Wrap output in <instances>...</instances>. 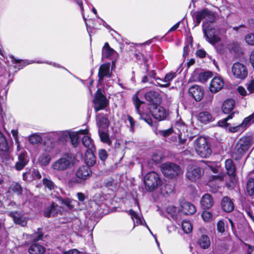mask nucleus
I'll return each mask as SVG.
<instances>
[{
  "label": "nucleus",
  "mask_w": 254,
  "mask_h": 254,
  "mask_svg": "<svg viewBox=\"0 0 254 254\" xmlns=\"http://www.w3.org/2000/svg\"><path fill=\"white\" fill-rule=\"evenodd\" d=\"M196 152L201 157H208L211 154V150L207 139L204 137H198L194 142Z\"/></svg>",
  "instance_id": "nucleus-1"
},
{
  "label": "nucleus",
  "mask_w": 254,
  "mask_h": 254,
  "mask_svg": "<svg viewBox=\"0 0 254 254\" xmlns=\"http://www.w3.org/2000/svg\"><path fill=\"white\" fill-rule=\"evenodd\" d=\"M74 157L71 154H65L52 164V168L58 171H65L73 164Z\"/></svg>",
  "instance_id": "nucleus-2"
},
{
  "label": "nucleus",
  "mask_w": 254,
  "mask_h": 254,
  "mask_svg": "<svg viewBox=\"0 0 254 254\" xmlns=\"http://www.w3.org/2000/svg\"><path fill=\"white\" fill-rule=\"evenodd\" d=\"M145 189L152 191L158 188L162 184L161 179L158 174L154 172L147 173L144 178Z\"/></svg>",
  "instance_id": "nucleus-3"
},
{
  "label": "nucleus",
  "mask_w": 254,
  "mask_h": 254,
  "mask_svg": "<svg viewBox=\"0 0 254 254\" xmlns=\"http://www.w3.org/2000/svg\"><path fill=\"white\" fill-rule=\"evenodd\" d=\"M225 168L229 177V181L226 182V186L230 189H233L237 183L236 168L232 160L227 159L225 161Z\"/></svg>",
  "instance_id": "nucleus-4"
},
{
  "label": "nucleus",
  "mask_w": 254,
  "mask_h": 254,
  "mask_svg": "<svg viewBox=\"0 0 254 254\" xmlns=\"http://www.w3.org/2000/svg\"><path fill=\"white\" fill-rule=\"evenodd\" d=\"M204 175V170L200 167L194 165H189L186 169V178L191 182L200 180Z\"/></svg>",
  "instance_id": "nucleus-5"
},
{
  "label": "nucleus",
  "mask_w": 254,
  "mask_h": 254,
  "mask_svg": "<svg viewBox=\"0 0 254 254\" xmlns=\"http://www.w3.org/2000/svg\"><path fill=\"white\" fill-rule=\"evenodd\" d=\"M92 172L88 166L83 165L79 167L75 173V178L69 181V184H79L88 179L91 176Z\"/></svg>",
  "instance_id": "nucleus-6"
},
{
  "label": "nucleus",
  "mask_w": 254,
  "mask_h": 254,
  "mask_svg": "<svg viewBox=\"0 0 254 254\" xmlns=\"http://www.w3.org/2000/svg\"><path fill=\"white\" fill-rule=\"evenodd\" d=\"M161 168L163 174L170 178H176L182 173L179 165L171 162L162 164Z\"/></svg>",
  "instance_id": "nucleus-7"
},
{
  "label": "nucleus",
  "mask_w": 254,
  "mask_h": 254,
  "mask_svg": "<svg viewBox=\"0 0 254 254\" xmlns=\"http://www.w3.org/2000/svg\"><path fill=\"white\" fill-rule=\"evenodd\" d=\"M94 107L96 112L104 109L109 105V102L106 97L98 89L95 94L93 100Z\"/></svg>",
  "instance_id": "nucleus-8"
},
{
  "label": "nucleus",
  "mask_w": 254,
  "mask_h": 254,
  "mask_svg": "<svg viewBox=\"0 0 254 254\" xmlns=\"http://www.w3.org/2000/svg\"><path fill=\"white\" fill-rule=\"evenodd\" d=\"M203 31L204 36L211 44H215L220 41V38L214 34L213 29L209 27L207 22L203 23Z\"/></svg>",
  "instance_id": "nucleus-9"
},
{
  "label": "nucleus",
  "mask_w": 254,
  "mask_h": 254,
  "mask_svg": "<svg viewBox=\"0 0 254 254\" xmlns=\"http://www.w3.org/2000/svg\"><path fill=\"white\" fill-rule=\"evenodd\" d=\"M150 112L154 119L161 121L166 117V113L165 109L159 105L150 107Z\"/></svg>",
  "instance_id": "nucleus-10"
},
{
  "label": "nucleus",
  "mask_w": 254,
  "mask_h": 254,
  "mask_svg": "<svg viewBox=\"0 0 254 254\" xmlns=\"http://www.w3.org/2000/svg\"><path fill=\"white\" fill-rule=\"evenodd\" d=\"M145 99L150 102V107L160 105L161 98L159 94L154 91H149L146 93Z\"/></svg>",
  "instance_id": "nucleus-11"
},
{
  "label": "nucleus",
  "mask_w": 254,
  "mask_h": 254,
  "mask_svg": "<svg viewBox=\"0 0 254 254\" xmlns=\"http://www.w3.org/2000/svg\"><path fill=\"white\" fill-rule=\"evenodd\" d=\"M189 94L196 101H200L202 99L204 95V91L199 86L194 85L190 87L189 91Z\"/></svg>",
  "instance_id": "nucleus-12"
},
{
  "label": "nucleus",
  "mask_w": 254,
  "mask_h": 254,
  "mask_svg": "<svg viewBox=\"0 0 254 254\" xmlns=\"http://www.w3.org/2000/svg\"><path fill=\"white\" fill-rule=\"evenodd\" d=\"M110 64H104L100 65L98 77L99 81L101 82L105 77H110L112 75V73L110 71Z\"/></svg>",
  "instance_id": "nucleus-13"
},
{
  "label": "nucleus",
  "mask_w": 254,
  "mask_h": 254,
  "mask_svg": "<svg viewBox=\"0 0 254 254\" xmlns=\"http://www.w3.org/2000/svg\"><path fill=\"white\" fill-rule=\"evenodd\" d=\"M61 212L60 207L55 202H52L44 211V215L48 218L50 217L51 216L55 217L59 213H61Z\"/></svg>",
  "instance_id": "nucleus-14"
},
{
  "label": "nucleus",
  "mask_w": 254,
  "mask_h": 254,
  "mask_svg": "<svg viewBox=\"0 0 254 254\" xmlns=\"http://www.w3.org/2000/svg\"><path fill=\"white\" fill-rule=\"evenodd\" d=\"M29 159L26 152L20 153L18 156V161L15 165V168L18 171L21 170L27 164Z\"/></svg>",
  "instance_id": "nucleus-15"
},
{
  "label": "nucleus",
  "mask_w": 254,
  "mask_h": 254,
  "mask_svg": "<svg viewBox=\"0 0 254 254\" xmlns=\"http://www.w3.org/2000/svg\"><path fill=\"white\" fill-rule=\"evenodd\" d=\"M133 102L134 103V105L135 107V109L136 110L137 113L140 115V118L141 119H142L144 120L148 125L150 126L152 125V120L151 118H144L143 116L141 114L139 110L140 106L143 103V102L141 101L136 94L134 95L132 97Z\"/></svg>",
  "instance_id": "nucleus-16"
},
{
  "label": "nucleus",
  "mask_w": 254,
  "mask_h": 254,
  "mask_svg": "<svg viewBox=\"0 0 254 254\" xmlns=\"http://www.w3.org/2000/svg\"><path fill=\"white\" fill-rule=\"evenodd\" d=\"M224 86L223 80L218 77H215L211 80L209 89L211 92L216 93L221 90Z\"/></svg>",
  "instance_id": "nucleus-17"
},
{
  "label": "nucleus",
  "mask_w": 254,
  "mask_h": 254,
  "mask_svg": "<svg viewBox=\"0 0 254 254\" xmlns=\"http://www.w3.org/2000/svg\"><path fill=\"white\" fill-rule=\"evenodd\" d=\"M181 207V211L185 215H192L196 212L194 205L189 202H182Z\"/></svg>",
  "instance_id": "nucleus-18"
},
{
  "label": "nucleus",
  "mask_w": 254,
  "mask_h": 254,
  "mask_svg": "<svg viewBox=\"0 0 254 254\" xmlns=\"http://www.w3.org/2000/svg\"><path fill=\"white\" fill-rule=\"evenodd\" d=\"M214 201L212 196L209 193L204 194L200 200V205L203 209L211 208L213 205Z\"/></svg>",
  "instance_id": "nucleus-19"
},
{
  "label": "nucleus",
  "mask_w": 254,
  "mask_h": 254,
  "mask_svg": "<svg viewBox=\"0 0 254 254\" xmlns=\"http://www.w3.org/2000/svg\"><path fill=\"white\" fill-rule=\"evenodd\" d=\"M252 144V139L250 136L243 137L239 140V150L241 149L243 152H245L248 150Z\"/></svg>",
  "instance_id": "nucleus-20"
},
{
  "label": "nucleus",
  "mask_w": 254,
  "mask_h": 254,
  "mask_svg": "<svg viewBox=\"0 0 254 254\" xmlns=\"http://www.w3.org/2000/svg\"><path fill=\"white\" fill-rule=\"evenodd\" d=\"M9 215L12 217L13 220L15 223L20 225L23 227L26 225L27 220L26 218L20 213L17 211L10 212H9Z\"/></svg>",
  "instance_id": "nucleus-21"
},
{
  "label": "nucleus",
  "mask_w": 254,
  "mask_h": 254,
  "mask_svg": "<svg viewBox=\"0 0 254 254\" xmlns=\"http://www.w3.org/2000/svg\"><path fill=\"white\" fill-rule=\"evenodd\" d=\"M221 207L223 210L226 212H231L234 208L233 202L227 196L223 197L221 201Z\"/></svg>",
  "instance_id": "nucleus-22"
},
{
  "label": "nucleus",
  "mask_w": 254,
  "mask_h": 254,
  "mask_svg": "<svg viewBox=\"0 0 254 254\" xmlns=\"http://www.w3.org/2000/svg\"><path fill=\"white\" fill-rule=\"evenodd\" d=\"M191 16H218L216 11L204 8L197 11H191Z\"/></svg>",
  "instance_id": "nucleus-23"
},
{
  "label": "nucleus",
  "mask_w": 254,
  "mask_h": 254,
  "mask_svg": "<svg viewBox=\"0 0 254 254\" xmlns=\"http://www.w3.org/2000/svg\"><path fill=\"white\" fill-rule=\"evenodd\" d=\"M86 166H92L96 163V157L92 150H87L85 154Z\"/></svg>",
  "instance_id": "nucleus-24"
},
{
  "label": "nucleus",
  "mask_w": 254,
  "mask_h": 254,
  "mask_svg": "<svg viewBox=\"0 0 254 254\" xmlns=\"http://www.w3.org/2000/svg\"><path fill=\"white\" fill-rule=\"evenodd\" d=\"M198 119L203 124H206L214 120L211 114L207 111H203L199 113Z\"/></svg>",
  "instance_id": "nucleus-25"
},
{
  "label": "nucleus",
  "mask_w": 254,
  "mask_h": 254,
  "mask_svg": "<svg viewBox=\"0 0 254 254\" xmlns=\"http://www.w3.org/2000/svg\"><path fill=\"white\" fill-rule=\"evenodd\" d=\"M234 106L235 101L232 99H228L222 104V110L225 114H228L233 109Z\"/></svg>",
  "instance_id": "nucleus-26"
},
{
  "label": "nucleus",
  "mask_w": 254,
  "mask_h": 254,
  "mask_svg": "<svg viewBox=\"0 0 254 254\" xmlns=\"http://www.w3.org/2000/svg\"><path fill=\"white\" fill-rule=\"evenodd\" d=\"M31 254H43L45 252V248L38 244H32L29 249Z\"/></svg>",
  "instance_id": "nucleus-27"
},
{
  "label": "nucleus",
  "mask_w": 254,
  "mask_h": 254,
  "mask_svg": "<svg viewBox=\"0 0 254 254\" xmlns=\"http://www.w3.org/2000/svg\"><path fill=\"white\" fill-rule=\"evenodd\" d=\"M176 74L174 72L167 73L165 75L163 80L160 78L158 79L160 81H164L166 83L161 84L160 82H158V84L160 87H168L170 85V81L176 76Z\"/></svg>",
  "instance_id": "nucleus-28"
},
{
  "label": "nucleus",
  "mask_w": 254,
  "mask_h": 254,
  "mask_svg": "<svg viewBox=\"0 0 254 254\" xmlns=\"http://www.w3.org/2000/svg\"><path fill=\"white\" fill-rule=\"evenodd\" d=\"M197 243L200 247L203 249H208L210 246V241L206 235H202L198 240Z\"/></svg>",
  "instance_id": "nucleus-29"
},
{
  "label": "nucleus",
  "mask_w": 254,
  "mask_h": 254,
  "mask_svg": "<svg viewBox=\"0 0 254 254\" xmlns=\"http://www.w3.org/2000/svg\"><path fill=\"white\" fill-rule=\"evenodd\" d=\"M10 147L8 144L5 137H1L0 138V155L8 153Z\"/></svg>",
  "instance_id": "nucleus-30"
},
{
  "label": "nucleus",
  "mask_w": 254,
  "mask_h": 254,
  "mask_svg": "<svg viewBox=\"0 0 254 254\" xmlns=\"http://www.w3.org/2000/svg\"><path fill=\"white\" fill-rule=\"evenodd\" d=\"M99 120L97 123L98 127L100 130L104 129L108 127L110 125V122L107 117L98 115Z\"/></svg>",
  "instance_id": "nucleus-31"
},
{
  "label": "nucleus",
  "mask_w": 254,
  "mask_h": 254,
  "mask_svg": "<svg viewBox=\"0 0 254 254\" xmlns=\"http://www.w3.org/2000/svg\"><path fill=\"white\" fill-rule=\"evenodd\" d=\"M115 52V50L111 48L108 43H106L102 49V58H109Z\"/></svg>",
  "instance_id": "nucleus-32"
},
{
  "label": "nucleus",
  "mask_w": 254,
  "mask_h": 254,
  "mask_svg": "<svg viewBox=\"0 0 254 254\" xmlns=\"http://www.w3.org/2000/svg\"><path fill=\"white\" fill-rule=\"evenodd\" d=\"M166 211L170 214L171 217L176 221L180 219L179 210L174 206H169L167 207Z\"/></svg>",
  "instance_id": "nucleus-33"
},
{
  "label": "nucleus",
  "mask_w": 254,
  "mask_h": 254,
  "mask_svg": "<svg viewBox=\"0 0 254 254\" xmlns=\"http://www.w3.org/2000/svg\"><path fill=\"white\" fill-rule=\"evenodd\" d=\"M174 185L172 183H169L164 186L161 189V192L164 195H168L172 193L174 190Z\"/></svg>",
  "instance_id": "nucleus-34"
},
{
  "label": "nucleus",
  "mask_w": 254,
  "mask_h": 254,
  "mask_svg": "<svg viewBox=\"0 0 254 254\" xmlns=\"http://www.w3.org/2000/svg\"><path fill=\"white\" fill-rule=\"evenodd\" d=\"M254 118V113L244 119L243 122L239 124V128H242L243 130H245L251 125V121Z\"/></svg>",
  "instance_id": "nucleus-35"
},
{
  "label": "nucleus",
  "mask_w": 254,
  "mask_h": 254,
  "mask_svg": "<svg viewBox=\"0 0 254 254\" xmlns=\"http://www.w3.org/2000/svg\"><path fill=\"white\" fill-rule=\"evenodd\" d=\"M22 190H23L21 186L18 183H12L9 188V191L16 193L18 195L22 194Z\"/></svg>",
  "instance_id": "nucleus-36"
},
{
  "label": "nucleus",
  "mask_w": 254,
  "mask_h": 254,
  "mask_svg": "<svg viewBox=\"0 0 254 254\" xmlns=\"http://www.w3.org/2000/svg\"><path fill=\"white\" fill-rule=\"evenodd\" d=\"M83 145L87 148V150H92L93 147L92 140L88 135H84L82 139Z\"/></svg>",
  "instance_id": "nucleus-37"
},
{
  "label": "nucleus",
  "mask_w": 254,
  "mask_h": 254,
  "mask_svg": "<svg viewBox=\"0 0 254 254\" xmlns=\"http://www.w3.org/2000/svg\"><path fill=\"white\" fill-rule=\"evenodd\" d=\"M247 190L250 195H254V179L250 178L247 184Z\"/></svg>",
  "instance_id": "nucleus-38"
},
{
  "label": "nucleus",
  "mask_w": 254,
  "mask_h": 254,
  "mask_svg": "<svg viewBox=\"0 0 254 254\" xmlns=\"http://www.w3.org/2000/svg\"><path fill=\"white\" fill-rule=\"evenodd\" d=\"M51 161V157L48 154H43L40 156L38 162L42 166L47 165Z\"/></svg>",
  "instance_id": "nucleus-39"
},
{
  "label": "nucleus",
  "mask_w": 254,
  "mask_h": 254,
  "mask_svg": "<svg viewBox=\"0 0 254 254\" xmlns=\"http://www.w3.org/2000/svg\"><path fill=\"white\" fill-rule=\"evenodd\" d=\"M248 76L247 67L243 64L239 63V78L244 79Z\"/></svg>",
  "instance_id": "nucleus-40"
},
{
  "label": "nucleus",
  "mask_w": 254,
  "mask_h": 254,
  "mask_svg": "<svg viewBox=\"0 0 254 254\" xmlns=\"http://www.w3.org/2000/svg\"><path fill=\"white\" fill-rule=\"evenodd\" d=\"M29 141L32 144L40 143L42 141V138L40 135L34 134L29 137Z\"/></svg>",
  "instance_id": "nucleus-41"
},
{
  "label": "nucleus",
  "mask_w": 254,
  "mask_h": 254,
  "mask_svg": "<svg viewBox=\"0 0 254 254\" xmlns=\"http://www.w3.org/2000/svg\"><path fill=\"white\" fill-rule=\"evenodd\" d=\"M99 134L101 139V140L104 143L110 145L111 144V141L110 140L108 134L101 130L99 129Z\"/></svg>",
  "instance_id": "nucleus-42"
},
{
  "label": "nucleus",
  "mask_w": 254,
  "mask_h": 254,
  "mask_svg": "<svg viewBox=\"0 0 254 254\" xmlns=\"http://www.w3.org/2000/svg\"><path fill=\"white\" fill-rule=\"evenodd\" d=\"M182 227L186 233H190L191 232L192 227L191 223L188 221H183L182 223Z\"/></svg>",
  "instance_id": "nucleus-43"
},
{
  "label": "nucleus",
  "mask_w": 254,
  "mask_h": 254,
  "mask_svg": "<svg viewBox=\"0 0 254 254\" xmlns=\"http://www.w3.org/2000/svg\"><path fill=\"white\" fill-rule=\"evenodd\" d=\"M212 75L211 72L209 71L200 73L198 75V80L201 82H204L211 77Z\"/></svg>",
  "instance_id": "nucleus-44"
},
{
  "label": "nucleus",
  "mask_w": 254,
  "mask_h": 254,
  "mask_svg": "<svg viewBox=\"0 0 254 254\" xmlns=\"http://www.w3.org/2000/svg\"><path fill=\"white\" fill-rule=\"evenodd\" d=\"M235 112L232 113L230 115H229L227 118L219 121L218 122V125L219 127H227L229 126V123H227V121L231 119H232L233 115H234Z\"/></svg>",
  "instance_id": "nucleus-45"
},
{
  "label": "nucleus",
  "mask_w": 254,
  "mask_h": 254,
  "mask_svg": "<svg viewBox=\"0 0 254 254\" xmlns=\"http://www.w3.org/2000/svg\"><path fill=\"white\" fill-rule=\"evenodd\" d=\"M43 184L50 190H52L55 189V185L50 179L46 178H44L43 180Z\"/></svg>",
  "instance_id": "nucleus-46"
},
{
  "label": "nucleus",
  "mask_w": 254,
  "mask_h": 254,
  "mask_svg": "<svg viewBox=\"0 0 254 254\" xmlns=\"http://www.w3.org/2000/svg\"><path fill=\"white\" fill-rule=\"evenodd\" d=\"M245 40L248 45L254 46V33L247 34L245 37Z\"/></svg>",
  "instance_id": "nucleus-47"
},
{
  "label": "nucleus",
  "mask_w": 254,
  "mask_h": 254,
  "mask_svg": "<svg viewBox=\"0 0 254 254\" xmlns=\"http://www.w3.org/2000/svg\"><path fill=\"white\" fill-rule=\"evenodd\" d=\"M70 141L73 145L76 146L78 143L79 136L77 133L71 132L70 138Z\"/></svg>",
  "instance_id": "nucleus-48"
},
{
  "label": "nucleus",
  "mask_w": 254,
  "mask_h": 254,
  "mask_svg": "<svg viewBox=\"0 0 254 254\" xmlns=\"http://www.w3.org/2000/svg\"><path fill=\"white\" fill-rule=\"evenodd\" d=\"M129 214L130 215L132 219L134 218L136 219V223L137 224H141L142 223L141 219L139 217V216L132 210H130L129 211Z\"/></svg>",
  "instance_id": "nucleus-49"
},
{
  "label": "nucleus",
  "mask_w": 254,
  "mask_h": 254,
  "mask_svg": "<svg viewBox=\"0 0 254 254\" xmlns=\"http://www.w3.org/2000/svg\"><path fill=\"white\" fill-rule=\"evenodd\" d=\"M201 216L204 221L208 222L211 219L212 214L209 211H204L202 212Z\"/></svg>",
  "instance_id": "nucleus-50"
},
{
  "label": "nucleus",
  "mask_w": 254,
  "mask_h": 254,
  "mask_svg": "<svg viewBox=\"0 0 254 254\" xmlns=\"http://www.w3.org/2000/svg\"><path fill=\"white\" fill-rule=\"evenodd\" d=\"M99 158L102 161H105L108 157V153L105 149H101L98 151Z\"/></svg>",
  "instance_id": "nucleus-51"
},
{
  "label": "nucleus",
  "mask_w": 254,
  "mask_h": 254,
  "mask_svg": "<svg viewBox=\"0 0 254 254\" xmlns=\"http://www.w3.org/2000/svg\"><path fill=\"white\" fill-rule=\"evenodd\" d=\"M217 229L219 232L223 233L225 231V223L222 221H219L217 224Z\"/></svg>",
  "instance_id": "nucleus-52"
},
{
  "label": "nucleus",
  "mask_w": 254,
  "mask_h": 254,
  "mask_svg": "<svg viewBox=\"0 0 254 254\" xmlns=\"http://www.w3.org/2000/svg\"><path fill=\"white\" fill-rule=\"evenodd\" d=\"M71 133V132L68 131L62 132L60 136V139L66 141L68 139H69Z\"/></svg>",
  "instance_id": "nucleus-53"
},
{
  "label": "nucleus",
  "mask_w": 254,
  "mask_h": 254,
  "mask_svg": "<svg viewBox=\"0 0 254 254\" xmlns=\"http://www.w3.org/2000/svg\"><path fill=\"white\" fill-rule=\"evenodd\" d=\"M62 203L65 205L68 209H71L73 208V206L71 204V201L69 198H62Z\"/></svg>",
  "instance_id": "nucleus-54"
},
{
  "label": "nucleus",
  "mask_w": 254,
  "mask_h": 254,
  "mask_svg": "<svg viewBox=\"0 0 254 254\" xmlns=\"http://www.w3.org/2000/svg\"><path fill=\"white\" fill-rule=\"evenodd\" d=\"M238 63L234 64L232 67V73L233 75L236 78L238 77Z\"/></svg>",
  "instance_id": "nucleus-55"
},
{
  "label": "nucleus",
  "mask_w": 254,
  "mask_h": 254,
  "mask_svg": "<svg viewBox=\"0 0 254 254\" xmlns=\"http://www.w3.org/2000/svg\"><path fill=\"white\" fill-rule=\"evenodd\" d=\"M239 3L252 7L254 5V0H239Z\"/></svg>",
  "instance_id": "nucleus-56"
},
{
  "label": "nucleus",
  "mask_w": 254,
  "mask_h": 254,
  "mask_svg": "<svg viewBox=\"0 0 254 254\" xmlns=\"http://www.w3.org/2000/svg\"><path fill=\"white\" fill-rule=\"evenodd\" d=\"M172 128H170L168 129L163 130L160 131V133L164 137H166L170 135L173 133Z\"/></svg>",
  "instance_id": "nucleus-57"
},
{
  "label": "nucleus",
  "mask_w": 254,
  "mask_h": 254,
  "mask_svg": "<svg viewBox=\"0 0 254 254\" xmlns=\"http://www.w3.org/2000/svg\"><path fill=\"white\" fill-rule=\"evenodd\" d=\"M247 87L250 93H254V80H252L250 83H247Z\"/></svg>",
  "instance_id": "nucleus-58"
},
{
  "label": "nucleus",
  "mask_w": 254,
  "mask_h": 254,
  "mask_svg": "<svg viewBox=\"0 0 254 254\" xmlns=\"http://www.w3.org/2000/svg\"><path fill=\"white\" fill-rule=\"evenodd\" d=\"M32 176L34 179H40L42 177L39 171L35 169L32 171Z\"/></svg>",
  "instance_id": "nucleus-59"
},
{
  "label": "nucleus",
  "mask_w": 254,
  "mask_h": 254,
  "mask_svg": "<svg viewBox=\"0 0 254 254\" xmlns=\"http://www.w3.org/2000/svg\"><path fill=\"white\" fill-rule=\"evenodd\" d=\"M114 180L112 178L107 179L104 182V186L106 187H110L113 186Z\"/></svg>",
  "instance_id": "nucleus-60"
},
{
  "label": "nucleus",
  "mask_w": 254,
  "mask_h": 254,
  "mask_svg": "<svg viewBox=\"0 0 254 254\" xmlns=\"http://www.w3.org/2000/svg\"><path fill=\"white\" fill-rule=\"evenodd\" d=\"M225 177V175L224 174H220L217 176H212V177H211L210 180H219L221 181L224 180Z\"/></svg>",
  "instance_id": "nucleus-61"
},
{
  "label": "nucleus",
  "mask_w": 254,
  "mask_h": 254,
  "mask_svg": "<svg viewBox=\"0 0 254 254\" xmlns=\"http://www.w3.org/2000/svg\"><path fill=\"white\" fill-rule=\"evenodd\" d=\"M250 60L253 68H254V49L251 52Z\"/></svg>",
  "instance_id": "nucleus-62"
},
{
  "label": "nucleus",
  "mask_w": 254,
  "mask_h": 254,
  "mask_svg": "<svg viewBox=\"0 0 254 254\" xmlns=\"http://www.w3.org/2000/svg\"><path fill=\"white\" fill-rule=\"evenodd\" d=\"M64 254H79V252L76 249L70 250L64 252Z\"/></svg>",
  "instance_id": "nucleus-63"
},
{
  "label": "nucleus",
  "mask_w": 254,
  "mask_h": 254,
  "mask_svg": "<svg viewBox=\"0 0 254 254\" xmlns=\"http://www.w3.org/2000/svg\"><path fill=\"white\" fill-rule=\"evenodd\" d=\"M247 254H254V246L247 245Z\"/></svg>",
  "instance_id": "nucleus-64"
}]
</instances>
